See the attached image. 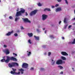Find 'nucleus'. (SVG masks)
I'll list each match as a JSON object with an SVG mask.
<instances>
[{
	"label": "nucleus",
	"mask_w": 75,
	"mask_h": 75,
	"mask_svg": "<svg viewBox=\"0 0 75 75\" xmlns=\"http://www.w3.org/2000/svg\"><path fill=\"white\" fill-rule=\"evenodd\" d=\"M21 30H23V29H24V28H23V26H21Z\"/></svg>",
	"instance_id": "nucleus-34"
},
{
	"label": "nucleus",
	"mask_w": 75,
	"mask_h": 75,
	"mask_svg": "<svg viewBox=\"0 0 75 75\" xmlns=\"http://www.w3.org/2000/svg\"><path fill=\"white\" fill-rule=\"evenodd\" d=\"M52 62H53V61H54V60H53V59H52Z\"/></svg>",
	"instance_id": "nucleus-56"
},
{
	"label": "nucleus",
	"mask_w": 75,
	"mask_h": 75,
	"mask_svg": "<svg viewBox=\"0 0 75 75\" xmlns=\"http://www.w3.org/2000/svg\"><path fill=\"white\" fill-rule=\"evenodd\" d=\"M75 44V39H74L72 43V44Z\"/></svg>",
	"instance_id": "nucleus-25"
},
{
	"label": "nucleus",
	"mask_w": 75,
	"mask_h": 75,
	"mask_svg": "<svg viewBox=\"0 0 75 75\" xmlns=\"http://www.w3.org/2000/svg\"><path fill=\"white\" fill-rule=\"evenodd\" d=\"M61 23V21H60L59 22V24H60Z\"/></svg>",
	"instance_id": "nucleus-52"
},
{
	"label": "nucleus",
	"mask_w": 75,
	"mask_h": 75,
	"mask_svg": "<svg viewBox=\"0 0 75 75\" xmlns=\"http://www.w3.org/2000/svg\"><path fill=\"white\" fill-rule=\"evenodd\" d=\"M44 11H51V10L50 8H46L44 9Z\"/></svg>",
	"instance_id": "nucleus-16"
},
{
	"label": "nucleus",
	"mask_w": 75,
	"mask_h": 75,
	"mask_svg": "<svg viewBox=\"0 0 75 75\" xmlns=\"http://www.w3.org/2000/svg\"><path fill=\"white\" fill-rule=\"evenodd\" d=\"M26 16H28V13L27 12H25Z\"/></svg>",
	"instance_id": "nucleus-46"
},
{
	"label": "nucleus",
	"mask_w": 75,
	"mask_h": 75,
	"mask_svg": "<svg viewBox=\"0 0 75 75\" xmlns=\"http://www.w3.org/2000/svg\"><path fill=\"white\" fill-rule=\"evenodd\" d=\"M8 66L10 68H12L13 67H14V62L12 63H9L8 64Z\"/></svg>",
	"instance_id": "nucleus-7"
},
{
	"label": "nucleus",
	"mask_w": 75,
	"mask_h": 75,
	"mask_svg": "<svg viewBox=\"0 0 75 75\" xmlns=\"http://www.w3.org/2000/svg\"><path fill=\"white\" fill-rule=\"evenodd\" d=\"M38 28H40V26L39 25V26H38Z\"/></svg>",
	"instance_id": "nucleus-51"
},
{
	"label": "nucleus",
	"mask_w": 75,
	"mask_h": 75,
	"mask_svg": "<svg viewBox=\"0 0 75 75\" xmlns=\"http://www.w3.org/2000/svg\"><path fill=\"white\" fill-rule=\"evenodd\" d=\"M13 55H15V56H17V54H15L14 53H13Z\"/></svg>",
	"instance_id": "nucleus-38"
},
{
	"label": "nucleus",
	"mask_w": 75,
	"mask_h": 75,
	"mask_svg": "<svg viewBox=\"0 0 75 75\" xmlns=\"http://www.w3.org/2000/svg\"><path fill=\"white\" fill-rule=\"evenodd\" d=\"M1 2V0H0V2Z\"/></svg>",
	"instance_id": "nucleus-60"
},
{
	"label": "nucleus",
	"mask_w": 75,
	"mask_h": 75,
	"mask_svg": "<svg viewBox=\"0 0 75 75\" xmlns=\"http://www.w3.org/2000/svg\"><path fill=\"white\" fill-rule=\"evenodd\" d=\"M45 28H43V30H44Z\"/></svg>",
	"instance_id": "nucleus-55"
},
{
	"label": "nucleus",
	"mask_w": 75,
	"mask_h": 75,
	"mask_svg": "<svg viewBox=\"0 0 75 75\" xmlns=\"http://www.w3.org/2000/svg\"><path fill=\"white\" fill-rule=\"evenodd\" d=\"M23 20L25 22H28V23H31V21H29L28 18H23Z\"/></svg>",
	"instance_id": "nucleus-10"
},
{
	"label": "nucleus",
	"mask_w": 75,
	"mask_h": 75,
	"mask_svg": "<svg viewBox=\"0 0 75 75\" xmlns=\"http://www.w3.org/2000/svg\"><path fill=\"white\" fill-rule=\"evenodd\" d=\"M37 11H38V10H35L31 12L30 13V16H32L33 15H34L35 14H36V13H37Z\"/></svg>",
	"instance_id": "nucleus-4"
},
{
	"label": "nucleus",
	"mask_w": 75,
	"mask_h": 75,
	"mask_svg": "<svg viewBox=\"0 0 75 75\" xmlns=\"http://www.w3.org/2000/svg\"><path fill=\"white\" fill-rule=\"evenodd\" d=\"M20 16H21V13L20 11L18 12H17L15 16L16 17H18Z\"/></svg>",
	"instance_id": "nucleus-8"
},
{
	"label": "nucleus",
	"mask_w": 75,
	"mask_h": 75,
	"mask_svg": "<svg viewBox=\"0 0 75 75\" xmlns=\"http://www.w3.org/2000/svg\"><path fill=\"white\" fill-rule=\"evenodd\" d=\"M61 1H62V0H57V1H58V2H61Z\"/></svg>",
	"instance_id": "nucleus-41"
},
{
	"label": "nucleus",
	"mask_w": 75,
	"mask_h": 75,
	"mask_svg": "<svg viewBox=\"0 0 75 75\" xmlns=\"http://www.w3.org/2000/svg\"><path fill=\"white\" fill-rule=\"evenodd\" d=\"M60 74H63V71H61V73H60Z\"/></svg>",
	"instance_id": "nucleus-49"
},
{
	"label": "nucleus",
	"mask_w": 75,
	"mask_h": 75,
	"mask_svg": "<svg viewBox=\"0 0 75 75\" xmlns=\"http://www.w3.org/2000/svg\"><path fill=\"white\" fill-rule=\"evenodd\" d=\"M34 69V68L32 67L30 68V70H33Z\"/></svg>",
	"instance_id": "nucleus-43"
},
{
	"label": "nucleus",
	"mask_w": 75,
	"mask_h": 75,
	"mask_svg": "<svg viewBox=\"0 0 75 75\" xmlns=\"http://www.w3.org/2000/svg\"><path fill=\"white\" fill-rule=\"evenodd\" d=\"M19 10V9H18H18L17 10V11H18Z\"/></svg>",
	"instance_id": "nucleus-50"
},
{
	"label": "nucleus",
	"mask_w": 75,
	"mask_h": 75,
	"mask_svg": "<svg viewBox=\"0 0 75 75\" xmlns=\"http://www.w3.org/2000/svg\"><path fill=\"white\" fill-rule=\"evenodd\" d=\"M65 1L66 4H68V1H67V0H64Z\"/></svg>",
	"instance_id": "nucleus-30"
},
{
	"label": "nucleus",
	"mask_w": 75,
	"mask_h": 75,
	"mask_svg": "<svg viewBox=\"0 0 75 75\" xmlns=\"http://www.w3.org/2000/svg\"><path fill=\"white\" fill-rule=\"evenodd\" d=\"M21 11H19L20 13H25V10L23 9V8L21 9Z\"/></svg>",
	"instance_id": "nucleus-11"
},
{
	"label": "nucleus",
	"mask_w": 75,
	"mask_h": 75,
	"mask_svg": "<svg viewBox=\"0 0 75 75\" xmlns=\"http://www.w3.org/2000/svg\"><path fill=\"white\" fill-rule=\"evenodd\" d=\"M28 64L25 63H24L23 64L22 67L23 68H28Z\"/></svg>",
	"instance_id": "nucleus-3"
},
{
	"label": "nucleus",
	"mask_w": 75,
	"mask_h": 75,
	"mask_svg": "<svg viewBox=\"0 0 75 75\" xmlns=\"http://www.w3.org/2000/svg\"><path fill=\"white\" fill-rule=\"evenodd\" d=\"M19 70L21 72V71H24V70H23V69H20Z\"/></svg>",
	"instance_id": "nucleus-32"
},
{
	"label": "nucleus",
	"mask_w": 75,
	"mask_h": 75,
	"mask_svg": "<svg viewBox=\"0 0 75 75\" xmlns=\"http://www.w3.org/2000/svg\"><path fill=\"white\" fill-rule=\"evenodd\" d=\"M5 52L6 53V54L7 55V54H9L10 53V52H9V50H8L6 49L5 51Z\"/></svg>",
	"instance_id": "nucleus-15"
},
{
	"label": "nucleus",
	"mask_w": 75,
	"mask_h": 75,
	"mask_svg": "<svg viewBox=\"0 0 75 75\" xmlns=\"http://www.w3.org/2000/svg\"><path fill=\"white\" fill-rule=\"evenodd\" d=\"M58 67L59 68L61 69H63V67H62L61 66H58Z\"/></svg>",
	"instance_id": "nucleus-22"
},
{
	"label": "nucleus",
	"mask_w": 75,
	"mask_h": 75,
	"mask_svg": "<svg viewBox=\"0 0 75 75\" xmlns=\"http://www.w3.org/2000/svg\"><path fill=\"white\" fill-rule=\"evenodd\" d=\"M73 20H75V18H74V19H72Z\"/></svg>",
	"instance_id": "nucleus-54"
},
{
	"label": "nucleus",
	"mask_w": 75,
	"mask_h": 75,
	"mask_svg": "<svg viewBox=\"0 0 75 75\" xmlns=\"http://www.w3.org/2000/svg\"><path fill=\"white\" fill-rule=\"evenodd\" d=\"M48 17V15L43 14L42 15V20L43 21L45 20Z\"/></svg>",
	"instance_id": "nucleus-6"
},
{
	"label": "nucleus",
	"mask_w": 75,
	"mask_h": 75,
	"mask_svg": "<svg viewBox=\"0 0 75 75\" xmlns=\"http://www.w3.org/2000/svg\"><path fill=\"white\" fill-rule=\"evenodd\" d=\"M50 37L52 38H54V37L53 35H50Z\"/></svg>",
	"instance_id": "nucleus-23"
},
{
	"label": "nucleus",
	"mask_w": 75,
	"mask_h": 75,
	"mask_svg": "<svg viewBox=\"0 0 75 75\" xmlns=\"http://www.w3.org/2000/svg\"><path fill=\"white\" fill-rule=\"evenodd\" d=\"M7 59L5 60L4 58H3V59L1 60V62H5L6 63H8V62L10 60L13 61H17V59L13 57H11L8 56H7Z\"/></svg>",
	"instance_id": "nucleus-1"
},
{
	"label": "nucleus",
	"mask_w": 75,
	"mask_h": 75,
	"mask_svg": "<svg viewBox=\"0 0 75 75\" xmlns=\"http://www.w3.org/2000/svg\"><path fill=\"white\" fill-rule=\"evenodd\" d=\"M28 35L29 37H33V35L32 33H28Z\"/></svg>",
	"instance_id": "nucleus-14"
},
{
	"label": "nucleus",
	"mask_w": 75,
	"mask_h": 75,
	"mask_svg": "<svg viewBox=\"0 0 75 75\" xmlns=\"http://www.w3.org/2000/svg\"><path fill=\"white\" fill-rule=\"evenodd\" d=\"M31 52H29L28 53V56H30V55H31Z\"/></svg>",
	"instance_id": "nucleus-24"
},
{
	"label": "nucleus",
	"mask_w": 75,
	"mask_h": 75,
	"mask_svg": "<svg viewBox=\"0 0 75 75\" xmlns=\"http://www.w3.org/2000/svg\"><path fill=\"white\" fill-rule=\"evenodd\" d=\"M21 73L22 74H23V73H24L23 71H21Z\"/></svg>",
	"instance_id": "nucleus-45"
},
{
	"label": "nucleus",
	"mask_w": 75,
	"mask_h": 75,
	"mask_svg": "<svg viewBox=\"0 0 75 75\" xmlns=\"http://www.w3.org/2000/svg\"><path fill=\"white\" fill-rule=\"evenodd\" d=\"M34 37L35 38V40H39V38H40L39 37H37L36 36H34Z\"/></svg>",
	"instance_id": "nucleus-17"
},
{
	"label": "nucleus",
	"mask_w": 75,
	"mask_h": 75,
	"mask_svg": "<svg viewBox=\"0 0 75 75\" xmlns=\"http://www.w3.org/2000/svg\"><path fill=\"white\" fill-rule=\"evenodd\" d=\"M14 35H15V37H17V36H18V34L17 33H15L14 34Z\"/></svg>",
	"instance_id": "nucleus-28"
},
{
	"label": "nucleus",
	"mask_w": 75,
	"mask_h": 75,
	"mask_svg": "<svg viewBox=\"0 0 75 75\" xmlns=\"http://www.w3.org/2000/svg\"><path fill=\"white\" fill-rule=\"evenodd\" d=\"M28 42H29V43H30V44H31V40H30V39H29L28 40Z\"/></svg>",
	"instance_id": "nucleus-27"
},
{
	"label": "nucleus",
	"mask_w": 75,
	"mask_h": 75,
	"mask_svg": "<svg viewBox=\"0 0 75 75\" xmlns=\"http://www.w3.org/2000/svg\"><path fill=\"white\" fill-rule=\"evenodd\" d=\"M9 19H10L11 20H13V17H12V16H10L9 17Z\"/></svg>",
	"instance_id": "nucleus-26"
},
{
	"label": "nucleus",
	"mask_w": 75,
	"mask_h": 75,
	"mask_svg": "<svg viewBox=\"0 0 75 75\" xmlns=\"http://www.w3.org/2000/svg\"><path fill=\"white\" fill-rule=\"evenodd\" d=\"M74 25H75V23H74Z\"/></svg>",
	"instance_id": "nucleus-58"
},
{
	"label": "nucleus",
	"mask_w": 75,
	"mask_h": 75,
	"mask_svg": "<svg viewBox=\"0 0 75 75\" xmlns=\"http://www.w3.org/2000/svg\"><path fill=\"white\" fill-rule=\"evenodd\" d=\"M61 58H62V59H63V60H66V58H65V57L63 56H62L61 57Z\"/></svg>",
	"instance_id": "nucleus-18"
},
{
	"label": "nucleus",
	"mask_w": 75,
	"mask_h": 75,
	"mask_svg": "<svg viewBox=\"0 0 75 75\" xmlns=\"http://www.w3.org/2000/svg\"><path fill=\"white\" fill-rule=\"evenodd\" d=\"M12 69L13 71H11V74H12V75H19L20 74V72H18V73L16 72L15 71H16V69H15L13 68H12Z\"/></svg>",
	"instance_id": "nucleus-2"
},
{
	"label": "nucleus",
	"mask_w": 75,
	"mask_h": 75,
	"mask_svg": "<svg viewBox=\"0 0 75 75\" xmlns=\"http://www.w3.org/2000/svg\"><path fill=\"white\" fill-rule=\"evenodd\" d=\"M64 23H67V18H65L64 19Z\"/></svg>",
	"instance_id": "nucleus-21"
},
{
	"label": "nucleus",
	"mask_w": 75,
	"mask_h": 75,
	"mask_svg": "<svg viewBox=\"0 0 75 75\" xmlns=\"http://www.w3.org/2000/svg\"><path fill=\"white\" fill-rule=\"evenodd\" d=\"M4 47H5V48H6V47H7V45H4Z\"/></svg>",
	"instance_id": "nucleus-40"
},
{
	"label": "nucleus",
	"mask_w": 75,
	"mask_h": 75,
	"mask_svg": "<svg viewBox=\"0 0 75 75\" xmlns=\"http://www.w3.org/2000/svg\"><path fill=\"white\" fill-rule=\"evenodd\" d=\"M13 33H14L13 30H12L11 32H9L8 33H6V35L10 36V35H11V34H13Z\"/></svg>",
	"instance_id": "nucleus-9"
},
{
	"label": "nucleus",
	"mask_w": 75,
	"mask_h": 75,
	"mask_svg": "<svg viewBox=\"0 0 75 75\" xmlns=\"http://www.w3.org/2000/svg\"><path fill=\"white\" fill-rule=\"evenodd\" d=\"M41 71H42V70H44V68H41Z\"/></svg>",
	"instance_id": "nucleus-44"
},
{
	"label": "nucleus",
	"mask_w": 75,
	"mask_h": 75,
	"mask_svg": "<svg viewBox=\"0 0 75 75\" xmlns=\"http://www.w3.org/2000/svg\"><path fill=\"white\" fill-rule=\"evenodd\" d=\"M72 69L73 70H74V68H72Z\"/></svg>",
	"instance_id": "nucleus-57"
},
{
	"label": "nucleus",
	"mask_w": 75,
	"mask_h": 75,
	"mask_svg": "<svg viewBox=\"0 0 75 75\" xmlns=\"http://www.w3.org/2000/svg\"><path fill=\"white\" fill-rule=\"evenodd\" d=\"M55 62H54L52 64V65H54L55 64Z\"/></svg>",
	"instance_id": "nucleus-35"
},
{
	"label": "nucleus",
	"mask_w": 75,
	"mask_h": 75,
	"mask_svg": "<svg viewBox=\"0 0 75 75\" xmlns=\"http://www.w3.org/2000/svg\"><path fill=\"white\" fill-rule=\"evenodd\" d=\"M38 5L39 6H42L41 4H40V3H39L38 4Z\"/></svg>",
	"instance_id": "nucleus-31"
},
{
	"label": "nucleus",
	"mask_w": 75,
	"mask_h": 75,
	"mask_svg": "<svg viewBox=\"0 0 75 75\" xmlns=\"http://www.w3.org/2000/svg\"><path fill=\"white\" fill-rule=\"evenodd\" d=\"M62 39L63 40H64V37H62Z\"/></svg>",
	"instance_id": "nucleus-47"
},
{
	"label": "nucleus",
	"mask_w": 75,
	"mask_h": 75,
	"mask_svg": "<svg viewBox=\"0 0 75 75\" xmlns=\"http://www.w3.org/2000/svg\"><path fill=\"white\" fill-rule=\"evenodd\" d=\"M61 54L63 55H68V54L65 52H62L61 53Z\"/></svg>",
	"instance_id": "nucleus-12"
},
{
	"label": "nucleus",
	"mask_w": 75,
	"mask_h": 75,
	"mask_svg": "<svg viewBox=\"0 0 75 75\" xmlns=\"http://www.w3.org/2000/svg\"><path fill=\"white\" fill-rule=\"evenodd\" d=\"M18 19H20V17H19L18 18L16 17L15 19V21H17L18 20Z\"/></svg>",
	"instance_id": "nucleus-20"
},
{
	"label": "nucleus",
	"mask_w": 75,
	"mask_h": 75,
	"mask_svg": "<svg viewBox=\"0 0 75 75\" xmlns=\"http://www.w3.org/2000/svg\"><path fill=\"white\" fill-rule=\"evenodd\" d=\"M58 6H59V4H56V5H55V6L57 7H58Z\"/></svg>",
	"instance_id": "nucleus-39"
},
{
	"label": "nucleus",
	"mask_w": 75,
	"mask_h": 75,
	"mask_svg": "<svg viewBox=\"0 0 75 75\" xmlns=\"http://www.w3.org/2000/svg\"><path fill=\"white\" fill-rule=\"evenodd\" d=\"M54 7H55V6H52V8H54Z\"/></svg>",
	"instance_id": "nucleus-42"
},
{
	"label": "nucleus",
	"mask_w": 75,
	"mask_h": 75,
	"mask_svg": "<svg viewBox=\"0 0 75 75\" xmlns=\"http://www.w3.org/2000/svg\"><path fill=\"white\" fill-rule=\"evenodd\" d=\"M71 27H72V25H70L69 26L68 28H71Z\"/></svg>",
	"instance_id": "nucleus-37"
},
{
	"label": "nucleus",
	"mask_w": 75,
	"mask_h": 75,
	"mask_svg": "<svg viewBox=\"0 0 75 75\" xmlns=\"http://www.w3.org/2000/svg\"><path fill=\"white\" fill-rule=\"evenodd\" d=\"M67 26H68V25H66L64 27V28H65V29H66L67 28Z\"/></svg>",
	"instance_id": "nucleus-36"
},
{
	"label": "nucleus",
	"mask_w": 75,
	"mask_h": 75,
	"mask_svg": "<svg viewBox=\"0 0 75 75\" xmlns=\"http://www.w3.org/2000/svg\"><path fill=\"white\" fill-rule=\"evenodd\" d=\"M51 52H49L48 53V56H50L51 55Z\"/></svg>",
	"instance_id": "nucleus-29"
},
{
	"label": "nucleus",
	"mask_w": 75,
	"mask_h": 75,
	"mask_svg": "<svg viewBox=\"0 0 75 75\" xmlns=\"http://www.w3.org/2000/svg\"><path fill=\"white\" fill-rule=\"evenodd\" d=\"M17 32L18 33H19V32H20V31H19V30H18V31H17Z\"/></svg>",
	"instance_id": "nucleus-53"
},
{
	"label": "nucleus",
	"mask_w": 75,
	"mask_h": 75,
	"mask_svg": "<svg viewBox=\"0 0 75 75\" xmlns=\"http://www.w3.org/2000/svg\"><path fill=\"white\" fill-rule=\"evenodd\" d=\"M28 52V51H27V52Z\"/></svg>",
	"instance_id": "nucleus-59"
},
{
	"label": "nucleus",
	"mask_w": 75,
	"mask_h": 75,
	"mask_svg": "<svg viewBox=\"0 0 75 75\" xmlns=\"http://www.w3.org/2000/svg\"><path fill=\"white\" fill-rule=\"evenodd\" d=\"M13 64L14 65V67L15 66V65H17V66H18V64L17 63H14L13 62Z\"/></svg>",
	"instance_id": "nucleus-19"
},
{
	"label": "nucleus",
	"mask_w": 75,
	"mask_h": 75,
	"mask_svg": "<svg viewBox=\"0 0 75 75\" xmlns=\"http://www.w3.org/2000/svg\"><path fill=\"white\" fill-rule=\"evenodd\" d=\"M62 60L61 59L58 60L56 62V64L57 65H60V64H62L63 63Z\"/></svg>",
	"instance_id": "nucleus-5"
},
{
	"label": "nucleus",
	"mask_w": 75,
	"mask_h": 75,
	"mask_svg": "<svg viewBox=\"0 0 75 75\" xmlns=\"http://www.w3.org/2000/svg\"><path fill=\"white\" fill-rule=\"evenodd\" d=\"M47 30H45V34H46L47 33Z\"/></svg>",
	"instance_id": "nucleus-48"
},
{
	"label": "nucleus",
	"mask_w": 75,
	"mask_h": 75,
	"mask_svg": "<svg viewBox=\"0 0 75 75\" xmlns=\"http://www.w3.org/2000/svg\"><path fill=\"white\" fill-rule=\"evenodd\" d=\"M46 47V46H45V45H43L42 46V47L43 48H45Z\"/></svg>",
	"instance_id": "nucleus-33"
},
{
	"label": "nucleus",
	"mask_w": 75,
	"mask_h": 75,
	"mask_svg": "<svg viewBox=\"0 0 75 75\" xmlns=\"http://www.w3.org/2000/svg\"><path fill=\"white\" fill-rule=\"evenodd\" d=\"M61 10H62V9H61V8H57L56 9V12H57L58 11H61Z\"/></svg>",
	"instance_id": "nucleus-13"
}]
</instances>
